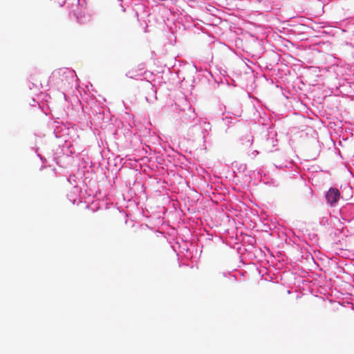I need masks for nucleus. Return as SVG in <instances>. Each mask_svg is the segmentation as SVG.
<instances>
[{
    "mask_svg": "<svg viewBox=\"0 0 354 354\" xmlns=\"http://www.w3.org/2000/svg\"><path fill=\"white\" fill-rule=\"evenodd\" d=\"M340 192L336 188H330L326 195L327 202L331 205H335L339 198Z\"/></svg>",
    "mask_w": 354,
    "mask_h": 354,
    "instance_id": "nucleus-1",
    "label": "nucleus"
},
{
    "mask_svg": "<svg viewBox=\"0 0 354 354\" xmlns=\"http://www.w3.org/2000/svg\"><path fill=\"white\" fill-rule=\"evenodd\" d=\"M145 69V64H140L137 67H133L126 74V76L129 78H134L135 77L138 76L140 74L138 73L139 71H142Z\"/></svg>",
    "mask_w": 354,
    "mask_h": 354,
    "instance_id": "nucleus-2",
    "label": "nucleus"
}]
</instances>
